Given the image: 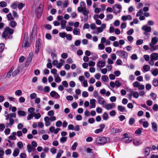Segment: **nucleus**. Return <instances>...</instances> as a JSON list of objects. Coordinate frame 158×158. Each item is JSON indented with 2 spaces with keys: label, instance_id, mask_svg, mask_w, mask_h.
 <instances>
[{
  "label": "nucleus",
  "instance_id": "1",
  "mask_svg": "<svg viewBox=\"0 0 158 158\" xmlns=\"http://www.w3.org/2000/svg\"><path fill=\"white\" fill-rule=\"evenodd\" d=\"M158 42L157 37H154L152 38L151 42L149 44L150 48V50L151 52H153L158 49V45H155Z\"/></svg>",
  "mask_w": 158,
  "mask_h": 158
},
{
  "label": "nucleus",
  "instance_id": "2",
  "mask_svg": "<svg viewBox=\"0 0 158 158\" xmlns=\"http://www.w3.org/2000/svg\"><path fill=\"white\" fill-rule=\"evenodd\" d=\"M116 53L121 58L127 60L128 57V53L126 52L123 51H117Z\"/></svg>",
  "mask_w": 158,
  "mask_h": 158
},
{
  "label": "nucleus",
  "instance_id": "3",
  "mask_svg": "<svg viewBox=\"0 0 158 158\" xmlns=\"http://www.w3.org/2000/svg\"><path fill=\"white\" fill-rule=\"evenodd\" d=\"M107 140L104 137H98L96 138L95 142L97 144H104L106 142Z\"/></svg>",
  "mask_w": 158,
  "mask_h": 158
},
{
  "label": "nucleus",
  "instance_id": "4",
  "mask_svg": "<svg viewBox=\"0 0 158 158\" xmlns=\"http://www.w3.org/2000/svg\"><path fill=\"white\" fill-rule=\"evenodd\" d=\"M113 8L114 10V12L117 14L121 12L122 10V7L121 5L116 4L113 6Z\"/></svg>",
  "mask_w": 158,
  "mask_h": 158
},
{
  "label": "nucleus",
  "instance_id": "5",
  "mask_svg": "<svg viewBox=\"0 0 158 158\" xmlns=\"http://www.w3.org/2000/svg\"><path fill=\"white\" fill-rule=\"evenodd\" d=\"M13 32L12 29L8 27L5 28L4 31L3 32V37L5 38L7 37L8 34H12Z\"/></svg>",
  "mask_w": 158,
  "mask_h": 158
},
{
  "label": "nucleus",
  "instance_id": "6",
  "mask_svg": "<svg viewBox=\"0 0 158 158\" xmlns=\"http://www.w3.org/2000/svg\"><path fill=\"white\" fill-rule=\"evenodd\" d=\"M143 30L145 31L144 34L147 35L148 32H150L151 31L152 29L150 27H148L147 25H144L142 28Z\"/></svg>",
  "mask_w": 158,
  "mask_h": 158
},
{
  "label": "nucleus",
  "instance_id": "7",
  "mask_svg": "<svg viewBox=\"0 0 158 158\" xmlns=\"http://www.w3.org/2000/svg\"><path fill=\"white\" fill-rule=\"evenodd\" d=\"M132 96H133L134 98H138L139 97V94L138 92L136 91H133L132 90L130 91V94L129 97L130 99L131 98Z\"/></svg>",
  "mask_w": 158,
  "mask_h": 158
},
{
  "label": "nucleus",
  "instance_id": "8",
  "mask_svg": "<svg viewBox=\"0 0 158 158\" xmlns=\"http://www.w3.org/2000/svg\"><path fill=\"white\" fill-rule=\"evenodd\" d=\"M115 104L114 103L107 104L106 103L104 107H105L106 110H109L112 109L113 108L115 107Z\"/></svg>",
  "mask_w": 158,
  "mask_h": 158
},
{
  "label": "nucleus",
  "instance_id": "9",
  "mask_svg": "<svg viewBox=\"0 0 158 158\" xmlns=\"http://www.w3.org/2000/svg\"><path fill=\"white\" fill-rule=\"evenodd\" d=\"M97 99L98 103L102 105L103 107H104L106 102L104 99L99 96L98 97Z\"/></svg>",
  "mask_w": 158,
  "mask_h": 158
},
{
  "label": "nucleus",
  "instance_id": "10",
  "mask_svg": "<svg viewBox=\"0 0 158 158\" xmlns=\"http://www.w3.org/2000/svg\"><path fill=\"white\" fill-rule=\"evenodd\" d=\"M105 62L104 60L98 61L96 64L98 68H102L104 67L105 65Z\"/></svg>",
  "mask_w": 158,
  "mask_h": 158
},
{
  "label": "nucleus",
  "instance_id": "11",
  "mask_svg": "<svg viewBox=\"0 0 158 158\" xmlns=\"http://www.w3.org/2000/svg\"><path fill=\"white\" fill-rule=\"evenodd\" d=\"M106 25L105 24L103 23L102 24L101 27H97V33H101L103 32V30L105 29L106 28Z\"/></svg>",
  "mask_w": 158,
  "mask_h": 158
},
{
  "label": "nucleus",
  "instance_id": "12",
  "mask_svg": "<svg viewBox=\"0 0 158 158\" xmlns=\"http://www.w3.org/2000/svg\"><path fill=\"white\" fill-rule=\"evenodd\" d=\"M50 96L55 98L59 99L60 98V95L55 91H53L51 92L50 93Z\"/></svg>",
  "mask_w": 158,
  "mask_h": 158
},
{
  "label": "nucleus",
  "instance_id": "13",
  "mask_svg": "<svg viewBox=\"0 0 158 158\" xmlns=\"http://www.w3.org/2000/svg\"><path fill=\"white\" fill-rule=\"evenodd\" d=\"M150 59L157 60H158V53H152L150 55Z\"/></svg>",
  "mask_w": 158,
  "mask_h": 158
},
{
  "label": "nucleus",
  "instance_id": "14",
  "mask_svg": "<svg viewBox=\"0 0 158 158\" xmlns=\"http://www.w3.org/2000/svg\"><path fill=\"white\" fill-rule=\"evenodd\" d=\"M121 19L123 21L127 20H131L132 19V17L130 15H123L121 17Z\"/></svg>",
  "mask_w": 158,
  "mask_h": 158
},
{
  "label": "nucleus",
  "instance_id": "15",
  "mask_svg": "<svg viewBox=\"0 0 158 158\" xmlns=\"http://www.w3.org/2000/svg\"><path fill=\"white\" fill-rule=\"evenodd\" d=\"M49 118L48 117L46 116L44 118V120L45 121V125L46 127H48L50 125L51 122H50Z\"/></svg>",
  "mask_w": 158,
  "mask_h": 158
},
{
  "label": "nucleus",
  "instance_id": "16",
  "mask_svg": "<svg viewBox=\"0 0 158 158\" xmlns=\"http://www.w3.org/2000/svg\"><path fill=\"white\" fill-rule=\"evenodd\" d=\"M16 133L15 132H13L10 136H9L8 138L10 140H15L17 139L16 135Z\"/></svg>",
  "mask_w": 158,
  "mask_h": 158
},
{
  "label": "nucleus",
  "instance_id": "17",
  "mask_svg": "<svg viewBox=\"0 0 158 158\" xmlns=\"http://www.w3.org/2000/svg\"><path fill=\"white\" fill-rule=\"evenodd\" d=\"M73 33L74 35H80V30L78 28H74L73 30Z\"/></svg>",
  "mask_w": 158,
  "mask_h": 158
},
{
  "label": "nucleus",
  "instance_id": "18",
  "mask_svg": "<svg viewBox=\"0 0 158 158\" xmlns=\"http://www.w3.org/2000/svg\"><path fill=\"white\" fill-rule=\"evenodd\" d=\"M152 130L155 132H156L157 130L158 125L155 122H153L152 123Z\"/></svg>",
  "mask_w": 158,
  "mask_h": 158
},
{
  "label": "nucleus",
  "instance_id": "19",
  "mask_svg": "<svg viewBox=\"0 0 158 158\" xmlns=\"http://www.w3.org/2000/svg\"><path fill=\"white\" fill-rule=\"evenodd\" d=\"M40 40L39 39L37 40L36 42L35 48L36 51L38 52L39 51V49L40 48Z\"/></svg>",
  "mask_w": 158,
  "mask_h": 158
},
{
  "label": "nucleus",
  "instance_id": "20",
  "mask_svg": "<svg viewBox=\"0 0 158 158\" xmlns=\"http://www.w3.org/2000/svg\"><path fill=\"white\" fill-rule=\"evenodd\" d=\"M96 100L94 99H92L90 101V103L91 105L90 106V108H95L96 105L95 104V102Z\"/></svg>",
  "mask_w": 158,
  "mask_h": 158
},
{
  "label": "nucleus",
  "instance_id": "21",
  "mask_svg": "<svg viewBox=\"0 0 158 158\" xmlns=\"http://www.w3.org/2000/svg\"><path fill=\"white\" fill-rule=\"evenodd\" d=\"M91 55L92 56L90 58L92 60H95L98 58V56L97 54L92 52L91 53Z\"/></svg>",
  "mask_w": 158,
  "mask_h": 158
},
{
  "label": "nucleus",
  "instance_id": "22",
  "mask_svg": "<svg viewBox=\"0 0 158 158\" xmlns=\"http://www.w3.org/2000/svg\"><path fill=\"white\" fill-rule=\"evenodd\" d=\"M67 21L64 20H62L61 21V28L62 29H64L66 27Z\"/></svg>",
  "mask_w": 158,
  "mask_h": 158
},
{
  "label": "nucleus",
  "instance_id": "23",
  "mask_svg": "<svg viewBox=\"0 0 158 158\" xmlns=\"http://www.w3.org/2000/svg\"><path fill=\"white\" fill-rule=\"evenodd\" d=\"M27 148L29 153H30L31 152H34L35 150V148L32 147L30 144H28L27 145Z\"/></svg>",
  "mask_w": 158,
  "mask_h": 158
},
{
  "label": "nucleus",
  "instance_id": "24",
  "mask_svg": "<svg viewBox=\"0 0 158 158\" xmlns=\"http://www.w3.org/2000/svg\"><path fill=\"white\" fill-rule=\"evenodd\" d=\"M151 72L152 75L154 76L158 75V69L157 68L152 69Z\"/></svg>",
  "mask_w": 158,
  "mask_h": 158
},
{
  "label": "nucleus",
  "instance_id": "25",
  "mask_svg": "<svg viewBox=\"0 0 158 158\" xmlns=\"http://www.w3.org/2000/svg\"><path fill=\"white\" fill-rule=\"evenodd\" d=\"M118 109L119 111L122 112H126L125 107L123 106H118Z\"/></svg>",
  "mask_w": 158,
  "mask_h": 158
},
{
  "label": "nucleus",
  "instance_id": "26",
  "mask_svg": "<svg viewBox=\"0 0 158 158\" xmlns=\"http://www.w3.org/2000/svg\"><path fill=\"white\" fill-rule=\"evenodd\" d=\"M55 78V81L56 83L60 82L61 81V79L60 77L58 74L54 76Z\"/></svg>",
  "mask_w": 158,
  "mask_h": 158
},
{
  "label": "nucleus",
  "instance_id": "27",
  "mask_svg": "<svg viewBox=\"0 0 158 158\" xmlns=\"http://www.w3.org/2000/svg\"><path fill=\"white\" fill-rule=\"evenodd\" d=\"M143 71L145 72L148 71L150 69V66L147 64H145L143 67Z\"/></svg>",
  "mask_w": 158,
  "mask_h": 158
},
{
  "label": "nucleus",
  "instance_id": "28",
  "mask_svg": "<svg viewBox=\"0 0 158 158\" xmlns=\"http://www.w3.org/2000/svg\"><path fill=\"white\" fill-rule=\"evenodd\" d=\"M19 150L18 148L15 149L13 153V156L14 157H16L18 156L19 153Z\"/></svg>",
  "mask_w": 158,
  "mask_h": 158
},
{
  "label": "nucleus",
  "instance_id": "29",
  "mask_svg": "<svg viewBox=\"0 0 158 158\" xmlns=\"http://www.w3.org/2000/svg\"><path fill=\"white\" fill-rule=\"evenodd\" d=\"M142 143V141L139 139H135L133 140V143L135 145L139 144Z\"/></svg>",
  "mask_w": 158,
  "mask_h": 158
},
{
  "label": "nucleus",
  "instance_id": "30",
  "mask_svg": "<svg viewBox=\"0 0 158 158\" xmlns=\"http://www.w3.org/2000/svg\"><path fill=\"white\" fill-rule=\"evenodd\" d=\"M123 140L126 143H128L131 142L132 141V139L131 138H126L123 139Z\"/></svg>",
  "mask_w": 158,
  "mask_h": 158
},
{
  "label": "nucleus",
  "instance_id": "31",
  "mask_svg": "<svg viewBox=\"0 0 158 158\" xmlns=\"http://www.w3.org/2000/svg\"><path fill=\"white\" fill-rule=\"evenodd\" d=\"M111 131L113 133H117L120 132V130L119 129L113 128L111 129Z\"/></svg>",
  "mask_w": 158,
  "mask_h": 158
},
{
  "label": "nucleus",
  "instance_id": "32",
  "mask_svg": "<svg viewBox=\"0 0 158 158\" xmlns=\"http://www.w3.org/2000/svg\"><path fill=\"white\" fill-rule=\"evenodd\" d=\"M102 117L104 120H107L108 119L109 116L106 112H104L103 113Z\"/></svg>",
  "mask_w": 158,
  "mask_h": 158
},
{
  "label": "nucleus",
  "instance_id": "33",
  "mask_svg": "<svg viewBox=\"0 0 158 158\" xmlns=\"http://www.w3.org/2000/svg\"><path fill=\"white\" fill-rule=\"evenodd\" d=\"M152 85L155 87L158 86V80L156 78H154L152 82Z\"/></svg>",
  "mask_w": 158,
  "mask_h": 158
},
{
  "label": "nucleus",
  "instance_id": "34",
  "mask_svg": "<svg viewBox=\"0 0 158 158\" xmlns=\"http://www.w3.org/2000/svg\"><path fill=\"white\" fill-rule=\"evenodd\" d=\"M63 153V151L61 150H59L57 154L56 158H60L62 154Z\"/></svg>",
  "mask_w": 158,
  "mask_h": 158
},
{
  "label": "nucleus",
  "instance_id": "35",
  "mask_svg": "<svg viewBox=\"0 0 158 158\" xmlns=\"http://www.w3.org/2000/svg\"><path fill=\"white\" fill-rule=\"evenodd\" d=\"M15 93V95L18 96H21L22 94V91L20 89L16 90Z\"/></svg>",
  "mask_w": 158,
  "mask_h": 158
},
{
  "label": "nucleus",
  "instance_id": "36",
  "mask_svg": "<svg viewBox=\"0 0 158 158\" xmlns=\"http://www.w3.org/2000/svg\"><path fill=\"white\" fill-rule=\"evenodd\" d=\"M43 7V5L42 3H41L39 7L37 9V10L36 11V13H37L38 11H39V12L40 13L39 14L40 15V13L42 12V9Z\"/></svg>",
  "mask_w": 158,
  "mask_h": 158
},
{
  "label": "nucleus",
  "instance_id": "37",
  "mask_svg": "<svg viewBox=\"0 0 158 158\" xmlns=\"http://www.w3.org/2000/svg\"><path fill=\"white\" fill-rule=\"evenodd\" d=\"M150 149L149 148L147 147L144 150V153L145 155L148 156L149 155L150 153Z\"/></svg>",
  "mask_w": 158,
  "mask_h": 158
},
{
  "label": "nucleus",
  "instance_id": "38",
  "mask_svg": "<svg viewBox=\"0 0 158 158\" xmlns=\"http://www.w3.org/2000/svg\"><path fill=\"white\" fill-rule=\"evenodd\" d=\"M82 12L83 14L85 16L87 15L89 13V11L86 10V7H85V8H83V10L82 11Z\"/></svg>",
  "mask_w": 158,
  "mask_h": 158
},
{
  "label": "nucleus",
  "instance_id": "39",
  "mask_svg": "<svg viewBox=\"0 0 158 158\" xmlns=\"http://www.w3.org/2000/svg\"><path fill=\"white\" fill-rule=\"evenodd\" d=\"M18 3L17 2H15L12 3L10 6V7L13 9H15L17 8Z\"/></svg>",
  "mask_w": 158,
  "mask_h": 158
},
{
  "label": "nucleus",
  "instance_id": "40",
  "mask_svg": "<svg viewBox=\"0 0 158 158\" xmlns=\"http://www.w3.org/2000/svg\"><path fill=\"white\" fill-rule=\"evenodd\" d=\"M101 79L102 81L104 82H107L109 78L107 76L104 75L102 76Z\"/></svg>",
  "mask_w": 158,
  "mask_h": 158
},
{
  "label": "nucleus",
  "instance_id": "41",
  "mask_svg": "<svg viewBox=\"0 0 158 158\" xmlns=\"http://www.w3.org/2000/svg\"><path fill=\"white\" fill-rule=\"evenodd\" d=\"M33 54L32 53H30L27 57V60L28 62H31L33 58Z\"/></svg>",
  "mask_w": 158,
  "mask_h": 158
},
{
  "label": "nucleus",
  "instance_id": "42",
  "mask_svg": "<svg viewBox=\"0 0 158 158\" xmlns=\"http://www.w3.org/2000/svg\"><path fill=\"white\" fill-rule=\"evenodd\" d=\"M37 97V94L35 93L31 94L30 95V98L31 99H33L36 98Z\"/></svg>",
  "mask_w": 158,
  "mask_h": 158
},
{
  "label": "nucleus",
  "instance_id": "43",
  "mask_svg": "<svg viewBox=\"0 0 158 158\" xmlns=\"http://www.w3.org/2000/svg\"><path fill=\"white\" fill-rule=\"evenodd\" d=\"M150 96L152 98V99L154 100H155L156 99L157 96L156 94L154 93H151L150 94Z\"/></svg>",
  "mask_w": 158,
  "mask_h": 158
},
{
  "label": "nucleus",
  "instance_id": "44",
  "mask_svg": "<svg viewBox=\"0 0 158 158\" xmlns=\"http://www.w3.org/2000/svg\"><path fill=\"white\" fill-rule=\"evenodd\" d=\"M105 47V45L103 44H100L98 45V48L99 50H103L104 49Z\"/></svg>",
  "mask_w": 158,
  "mask_h": 158
},
{
  "label": "nucleus",
  "instance_id": "45",
  "mask_svg": "<svg viewBox=\"0 0 158 158\" xmlns=\"http://www.w3.org/2000/svg\"><path fill=\"white\" fill-rule=\"evenodd\" d=\"M113 15L111 14H109L107 15L106 19H105L106 21H108L109 20L112 19L113 18Z\"/></svg>",
  "mask_w": 158,
  "mask_h": 158
},
{
  "label": "nucleus",
  "instance_id": "46",
  "mask_svg": "<svg viewBox=\"0 0 158 158\" xmlns=\"http://www.w3.org/2000/svg\"><path fill=\"white\" fill-rule=\"evenodd\" d=\"M7 6L6 3L4 1H1L0 2V6L1 7H6Z\"/></svg>",
  "mask_w": 158,
  "mask_h": 158
},
{
  "label": "nucleus",
  "instance_id": "47",
  "mask_svg": "<svg viewBox=\"0 0 158 158\" xmlns=\"http://www.w3.org/2000/svg\"><path fill=\"white\" fill-rule=\"evenodd\" d=\"M33 114L34 116L35 117V118L36 119H38L41 117V115L39 113H34Z\"/></svg>",
  "mask_w": 158,
  "mask_h": 158
},
{
  "label": "nucleus",
  "instance_id": "48",
  "mask_svg": "<svg viewBox=\"0 0 158 158\" xmlns=\"http://www.w3.org/2000/svg\"><path fill=\"white\" fill-rule=\"evenodd\" d=\"M51 72L54 74V76H55L58 74L57 73V70L55 68L52 69L51 71Z\"/></svg>",
  "mask_w": 158,
  "mask_h": 158
},
{
  "label": "nucleus",
  "instance_id": "49",
  "mask_svg": "<svg viewBox=\"0 0 158 158\" xmlns=\"http://www.w3.org/2000/svg\"><path fill=\"white\" fill-rule=\"evenodd\" d=\"M143 129L142 128H139L135 131V133L137 135H140L142 133Z\"/></svg>",
  "mask_w": 158,
  "mask_h": 158
},
{
  "label": "nucleus",
  "instance_id": "50",
  "mask_svg": "<svg viewBox=\"0 0 158 158\" xmlns=\"http://www.w3.org/2000/svg\"><path fill=\"white\" fill-rule=\"evenodd\" d=\"M67 137L63 136L60 138V141L61 142L64 143L67 141Z\"/></svg>",
  "mask_w": 158,
  "mask_h": 158
},
{
  "label": "nucleus",
  "instance_id": "51",
  "mask_svg": "<svg viewBox=\"0 0 158 158\" xmlns=\"http://www.w3.org/2000/svg\"><path fill=\"white\" fill-rule=\"evenodd\" d=\"M135 122V119L133 118H131L129 120V123L130 125H132Z\"/></svg>",
  "mask_w": 158,
  "mask_h": 158
},
{
  "label": "nucleus",
  "instance_id": "52",
  "mask_svg": "<svg viewBox=\"0 0 158 158\" xmlns=\"http://www.w3.org/2000/svg\"><path fill=\"white\" fill-rule=\"evenodd\" d=\"M10 25L12 27H14L16 26L17 23L15 22L12 21L10 23Z\"/></svg>",
  "mask_w": 158,
  "mask_h": 158
},
{
  "label": "nucleus",
  "instance_id": "53",
  "mask_svg": "<svg viewBox=\"0 0 158 158\" xmlns=\"http://www.w3.org/2000/svg\"><path fill=\"white\" fill-rule=\"evenodd\" d=\"M88 64L90 66H94L95 65V63L92 60H90L89 61Z\"/></svg>",
  "mask_w": 158,
  "mask_h": 158
},
{
  "label": "nucleus",
  "instance_id": "54",
  "mask_svg": "<svg viewBox=\"0 0 158 158\" xmlns=\"http://www.w3.org/2000/svg\"><path fill=\"white\" fill-rule=\"evenodd\" d=\"M18 114L19 115L24 116L26 115V112L23 111L19 110L18 111Z\"/></svg>",
  "mask_w": 158,
  "mask_h": 158
},
{
  "label": "nucleus",
  "instance_id": "55",
  "mask_svg": "<svg viewBox=\"0 0 158 158\" xmlns=\"http://www.w3.org/2000/svg\"><path fill=\"white\" fill-rule=\"evenodd\" d=\"M34 116L33 113L29 114L27 117V119L28 120H30Z\"/></svg>",
  "mask_w": 158,
  "mask_h": 158
},
{
  "label": "nucleus",
  "instance_id": "56",
  "mask_svg": "<svg viewBox=\"0 0 158 158\" xmlns=\"http://www.w3.org/2000/svg\"><path fill=\"white\" fill-rule=\"evenodd\" d=\"M62 122L60 120H58L56 123V125L57 127H60L62 125Z\"/></svg>",
  "mask_w": 158,
  "mask_h": 158
},
{
  "label": "nucleus",
  "instance_id": "57",
  "mask_svg": "<svg viewBox=\"0 0 158 158\" xmlns=\"http://www.w3.org/2000/svg\"><path fill=\"white\" fill-rule=\"evenodd\" d=\"M7 17L8 20H10L14 19V18L12 17V16L11 13H9L6 15Z\"/></svg>",
  "mask_w": 158,
  "mask_h": 158
},
{
  "label": "nucleus",
  "instance_id": "58",
  "mask_svg": "<svg viewBox=\"0 0 158 158\" xmlns=\"http://www.w3.org/2000/svg\"><path fill=\"white\" fill-rule=\"evenodd\" d=\"M19 73V71L18 69H15L12 73V75L13 77L16 76Z\"/></svg>",
  "mask_w": 158,
  "mask_h": 158
},
{
  "label": "nucleus",
  "instance_id": "59",
  "mask_svg": "<svg viewBox=\"0 0 158 158\" xmlns=\"http://www.w3.org/2000/svg\"><path fill=\"white\" fill-rule=\"evenodd\" d=\"M89 95L88 93L86 91H84L82 93V96L83 97L85 98L87 97Z\"/></svg>",
  "mask_w": 158,
  "mask_h": 158
},
{
  "label": "nucleus",
  "instance_id": "60",
  "mask_svg": "<svg viewBox=\"0 0 158 158\" xmlns=\"http://www.w3.org/2000/svg\"><path fill=\"white\" fill-rule=\"evenodd\" d=\"M61 57L63 59H66L68 57V54L67 53H63L61 54Z\"/></svg>",
  "mask_w": 158,
  "mask_h": 158
},
{
  "label": "nucleus",
  "instance_id": "61",
  "mask_svg": "<svg viewBox=\"0 0 158 158\" xmlns=\"http://www.w3.org/2000/svg\"><path fill=\"white\" fill-rule=\"evenodd\" d=\"M72 106L73 109L76 108L78 106V104L77 102H74L72 103Z\"/></svg>",
  "mask_w": 158,
  "mask_h": 158
},
{
  "label": "nucleus",
  "instance_id": "62",
  "mask_svg": "<svg viewBox=\"0 0 158 158\" xmlns=\"http://www.w3.org/2000/svg\"><path fill=\"white\" fill-rule=\"evenodd\" d=\"M77 146V142H75L73 146H72L71 149L73 150H75Z\"/></svg>",
  "mask_w": 158,
  "mask_h": 158
},
{
  "label": "nucleus",
  "instance_id": "63",
  "mask_svg": "<svg viewBox=\"0 0 158 158\" xmlns=\"http://www.w3.org/2000/svg\"><path fill=\"white\" fill-rule=\"evenodd\" d=\"M79 80L82 83L85 80V78L84 76H81L79 77L78 78Z\"/></svg>",
  "mask_w": 158,
  "mask_h": 158
},
{
  "label": "nucleus",
  "instance_id": "64",
  "mask_svg": "<svg viewBox=\"0 0 158 158\" xmlns=\"http://www.w3.org/2000/svg\"><path fill=\"white\" fill-rule=\"evenodd\" d=\"M17 145L19 148L21 149L23 147V143L22 142L19 141L18 142Z\"/></svg>",
  "mask_w": 158,
  "mask_h": 158
}]
</instances>
